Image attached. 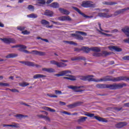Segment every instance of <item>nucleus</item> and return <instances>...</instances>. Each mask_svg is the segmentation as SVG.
Segmentation results:
<instances>
[{"instance_id": "obj_1", "label": "nucleus", "mask_w": 129, "mask_h": 129, "mask_svg": "<svg viewBox=\"0 0 129 129\" xmlns=\"http://www.w3.org/2000/svg\"><path fill=\"white\" fill-rule=\"evenodd\" d=\"M92 77H94V76H87V81H89V82H100L101 81H103V82H107V81H112V82H119V81H129V78L123 76L113 78L111 76H107L104 77L100 79H94Z\"/></svg>"}, {"instance_id": "obj_2", "label": "nucleus", "mask_w": 129, "mask_h": 129, "mask_svg": "<svg viewBox=\"0 0 129 129\" xmlns=\"http://www.w3.org/2000/svg\"><path fill=\"white\" fill-rule=\"evenodd\" d=\"M125 86H126V84L125 83H113V84H98L96 85V87L99 89H105L108 88V89H110V90L121 89V88L125 87Z\"/></svg>"}, {"instance_id": "obj_3", "label": "nucleus", "mask_w": 129, "mask_h": 129, "mask_svg": "<svg viewBox=\"0 0 129 129\" xmlns=\"http://www.w3.org/2000/svg\"><path fill=\"white\" fill-rule=\"evenodd\" d=\"M68 74H71V71L69 70H66L60 72L59 74H55L54 76H57V77H61V76H68V77H63V79L71 80V81H75V80H76L75 76Z\"/></svg>"}, {"instance_id": "obj_4", "label": "nucleus", "mask_w": 129, "mask_h": 129, "mask_svg": "<svg viewBox=\"0 0 129 129\" xmlns=\"http://www.w3.org/2000/svg\"><path fill=\"white\" fill-rule=\"evenodd\" d=\"M84 115H86V116H88L89 117H94V118H95V119H97V120H98V121H102V122H108V121L104 118L98 117L97 116H94L95 114L94 113H90L89 112H86V113L84 114Z\"/></svg>"}, {"instance_id": "obj_5", "label": "nucleus", "mask_w": 129, "mask_h": 129, "mask_svg": "<svg viewBox=\"0 0 129 129\" xmlns=\"http://www.w3.org/2000/svg\"><path fill=\"white\" fill-rule=\"evenodd\" d=\"M20 50V52H24L26 54H34L35 55H39V56H45L46 53L43 51H39L37 50H32L31 52L29 51V50Z\"/></svg>"}, {"instance_id": "obj_6", "label": "nucleus", "mask_w": 129, "mask_h": 129, "mask_svg": "<svg viewBox=\"0 0 129 129\" xmlns=\"http://www.w3.org/2000/svg\"><path fill=\"white\" fill-rule=\"evenodd\" d=\"M68 88L70 89H72L75 92H83L84 91V90H81L80 88H84V86H74L73 85H71L68 86Z\"/></svg>"}, {"instance_id": "obj_7", "label": "nucleus", "mask_w": 129, "mask_h": 129, "mask_svg": "<svg viewBox=\"0 0 129 129\" xmlns=\"http://www.w3.org/2000/svg\"><path fill=\"white\" fill-rule=\"evenodd\" d=\"M50 63L52 64V65H56V66L58 68H64V67H66V66H67V64L62 62H59L56 61V60H51Z\"/></svg>"}, {"instance_id": "obj_8", "label": "nucleus", "mask_w": 129, "mask_h": 129, "mask_svg": "<svg viewBox=\"0 0 129 129\" xmlns=\"http://www.w3.org/2000/svg\"><path fill=\"white\" fill-rule=\"evenodd\" d=\"M0 40L5 44H15L16 43V40L14 38H0Z\"/></svg>"}, {"instance_id": "obj_9", "label": "nucleus", "mask_w": 129, "mask_h": 129, "mask_svg": "<svg viewBox=\"0 0 129 129\" xmlns=\"http://www.w3.org/2000/svg\"><path fill=\"white\" fill-rule=\"evenodd\" d=\"M73 9H74V10H75V11H76V12H77L78 13H79L80 15L82 16V17H84V18H88V19H91V18H93V16H87V15H85V14L81 12V11H80V10H79V9H78L75 7H73Z\"/></svg>"}, {"instance_id": "obj_10", "label": "nucleus", "mask_w": 129, "mask_h": 129, "mask_svg": "<svg viewBox=\"0 0 129 129\" xmlns=\"http://www.w3.org/2000/svg\"><path fill=\"white\" fill-rule=\"evenodd\" d=\"M81 6L83 8H93L94 7L93 4H91V2L89 1L83 2Z\"/></svg>"}, {"instance_id": "obj_11", "label": "nucleus", "mask_w": 129, "mask_h": 129, "mask_svg": "<svg viewBox=\"0 0 129 129\" xmlns=\"http://www.w3.org/2000/svg\"><path fill=\"white\" fill-rule=\"evenodd\" d=\"M19 63L25 64L26 66H28L29 67H35V66L34 62L29 61H20Z\"/></svg>"}, {"instance_id": "obj_12", "label": "nucleus", "mask_w": 129, "mask_h": 129, "mask_svg": "<svg viewBox=\"0 0 129 129\" xmlns=\"http://www.w3.org/2000/svg\"><path fill=\"white\" fill-rule=\"evenodd\" d=\"M98 16L100 18H106V19H108L109 18H111V17H112V14L109 15L108 13H99Z\"/></svg>"}, {"instance_id": "obj_13", "label": "nucleus", "mask_w": 129, "mask_h": 129, "mask_svg": "<svg viewBox=\"0 0 129 129\" xmlns=\"http://www.w3.org/2000/svg\"><path fill=\"white\" fill-rule=\"evenodd\" d=\"M81 104H82V102H77L72 104L68 105L67 107L69 108H74L75 107H77V106L81 105Z\"/></svg>"}, {"instance_id": "obj_14", "label": "nucleus", "mask_w": 129, "mask_h": 129, "mask_svg": "<svg viewBox=\"0 0 129 129\" xmlns=\"http://www.w3.org/2000/svg\"><path fill=\"white\" fill-rule=\"evenodd\" d=\"M58 20H59V21H61V22H64L65 21H72V19H71V18H70V16H61V17H59L58 18Z\"/></svg>"}, {"instance_id": "obj_15", "label": "nucleus", "mask_w": 129, "mask_h": 129, "mask_svg": "<svg viewBox=\"0 0 129 129\" xmlns=\"http://www.w3.org/2000/svg\"><path fill=\"white\" fill-rule=\"evenodd\" d=\"M127 123L126 122H120L115 124L117 128H121L123 126H125Z\"/></svg>"}, {"instance_id": "obj_16", "label": "nucleus", "mask_w": 129, "mask_h": 129, "mask_svg": "<svg viewBox=\"0 0 129 129\" xmlns=\"http://www.w3.org/2000/svg\"><path fill=\"white\" fill-rule=\"evenodd\" d=\"M128 10L129 7L118 10L114 13V16H118V15H120V14H122V13L125 12V11H127Z\"/></svg>"}, {"instance_id": "obj_17", "label": "nucleus", "mask_w": 129, "mask_h": 129, "mask_svg": "<svg viewBox=\"0 0 129 129\" xmlns=\"http://www.w3.org/2000/svg\"><path fill=\"white\" fill-rule=\"evenodd\" d=\"M71 60L72 61H79L80 60H83L84 61H85L86 60V58H85V57L84 56H77L72 57L71 58Z\"/></svg>"}, {"instance_id": "obj_18", "label": "nucleus", "mask_w": 129, "mask_h": 129, "mask_svg": "<svg viewBox=\"0 0 129 129\" xmlns=\"http://www.w3.org/2000/svg\"><path fill=\"white\" fill-rule=\"evenodd\" d=\"M121 31L129 38V26H125L124 28H122Z\"/></svg>"}, {"instance_id": "obj_19", "label": "nucleus", "mask_w": 129, "mask_h": 129, "mask_svg": "<svg viewBox=\"0 0 129 129\" xmlns=\"http://www.w3.org/2000/svg\"><path fill=\"white\" fill-rule=\"evenodd\" d=\"M109 49H110L111 51L114 50L116 52H121V51H122V49L121 48H119L116 46H110L109 47Z\"/></svg>"}, {"instance_id": "obj_20", "label": "nucleus", "mask_w": 129, "mask_h": 129, "mask_svg": "<svg viewBox=\"0 0 129 129\" xmlns=\"http://www.w3.org/2000/svg\"><path fill=\"white\" fill-rule=\"evenodd\" d=\"M12 48H20L18 49L19 51H22V49H27V46L22 44H19L17 45H13Z\"/></svg>"}, {"instance_id": "obj_21", "label": "nucleus", "mask_w": 129, "mask_h": 129, "mask_svg": "<svg viewBox=\"0 0 129 129\" xmlns=\"http://www.w3.org/2000/svg\"><path fill=\"white\" fill-rule=\"evenodd\" d=\"M44 16H46L47 17H53V15H54V13L52 11H51L50 10H45L44 14Z\"/></svg>"}, {"instance_id": "obj_22", "label": "nucleus", "mask_w": 129, "mask_h": 129, "mask_svg": "<svg viewBox=\"0 0 129 129\" xmlns=\"http://www.w3.org/2000/svg\"><path fill=\"white\" fill-rule=\"evenodd\" d=\"M58 10L59 11L60 13L61 14H63V15H69L70 14V12L66 9H64L63 8H59Z\"/></svg>"}, {"instance_id": "obj_23", "label": "nucleus", "mask_w": 129, "mask_h": 129, "mask_svg": "<svg viewBox=\"0 0 129 129\" xmlns=\"http://www.w3.org/2000/svg\"><path fill=\"white\" fill-rule=\"evenodd\" d=\"M42 71H45V72H48V73H53L55 72V70L52 68H43Z\"/></svg>"}, {"instance_id": "obj_24", "label": "nucleus", "mask_w": 129, "mask_h": 129, "mask_svg": "<svg viewBox=\"0 0 129 129\" xmlns=\"http://www.w3.org/2000/svg\"><path fill=\"white\" fill-rule=\"evenodd\" d=\"M81 50L85 52V53H89V52L91 51V48L86 46H83L81 48Z\"/></svg>"}, {"instance_id": "obj_25", "label": "nucleus", "mask_w": 129, "mask_h": 129, "mask_svg": "<svg viewBox=\"0 0 129 129\" xmlns=\"http://www.w3.org/2000/svg\"><path fill=\"white\" fill-rule=\"evenodd\" d=\"M86 119H87V117L81 116L79 119L77 120V122L79 123H80L81 122H84V121H85Z\"/></svg>"}, {"instance_id": "obj_26", "label": "nucleus", "mask_w": 129, "mask_h": 129, "mask_svg": "<svg viewBox=\"0 0 129 129\" xmlns=\"http://www.w3.org/2000/svg\"><path fill=\"white\" fill-rule=\"evenodd\" d=\"M91 51H92L93 52H100V51H101V50L100 49V48L98 47H91Z\"/></svg>"}, {"instance_id": "obj_27", "label": "nucleus", "mask_w": 129, "mask_h": 129, "mask_svg": "<svg viewBox=\"0 0 129 129\" xmlns=\"http://www.w3.org/2000/svg\"><path fill=\"white\" fill-rule=\"evenodd\" d=\"M40 23L41 25H42L43 26H49V25H50V22H49L48 21H47V20L45 19L41 20V21H40Z\"/></svg>"}, {"instance_id": "obj_28", "label": "nucleus", "mask_w": 129, "mask_h": 129, "mask_svg": "<svg viewBox=\"0 0 129 129\" xmlns=\"http://www.w3.org/2000/svg\"><path fill=\"white\" fill-rule=\"evenodd\" d=\"M46 77L45 75H41V74H37L33 76L34 79H37V78H44Z\"/></svg>"}, {"instance_id": "obj_29", "label": "nucleus", "mask_w": 129, "mask_h": 129, "mask_svg": "<svg viewBox=\"0 0 129 129\" xmlns=\"http://www.w3.org/2000/svg\"><path fill=\"white\" fill-rule=\"evenodd\" d=\"M103 5H106L107 6H113L114 5H117L116 2H104Z\"/></svg>"}, {"instance_id": "obj_30", "label": "nucleus", "mask_w": 129, "mask_h": 129, "mask_svg": "<svg viewBox=\"0 0 129 129\" xmlns=\"http://www.w3.org/2000/svg\"><path fill=\"white\" fill-rule=\"evenodd\" d=\"M51 8H53L54 9H57L59 8V4L56 2L52 3L50 5Z\"/></svg>"}, {"instance_id": "obj_31", "label": "nucleus", "mask_w": 129, "mask_h": 129, "mask_svg": "<svg viewBox=\"0 0 129 129\" xmlns=\"http://www.w3.org/2000/svg\"><path fill=\"white\" fill-rule=\"evenodd\" d=\"M15 116L16 118H18V119H21V118H23V117H28V116L24 115L21 114H16V115H15Z\"/></svg>"}, {"instance_id": "obj_32", "label": "nucleus", "mask_w": 129, "mask_h": 129, "mask_svg": "<svg viewBox=\"0 0 129 129\" xmlns=\"http://www.w3.org/2000/svg\"><path fill=\"white\" fill-rule=\"evenodd\" d=\"M38 117H40V118H44L45 120H47L48 121H50V118L47 117V116L44 115L43 114L38 115Z\"/></svg>"}, {"instance_id": "obj_33", "label": "nucleus", "mask_w": 129, "mask_h": 129, "mask_svg": "<svg viewBox=\"0 0 129 129\" xmlns=\"http://www.w3.org/2000/svg\"><path fill=\"white\" fill-rule=\"evenodd\" d=\"M17 56H18V54L10 53V54L7 55L6 56V58H15V57H17Z\"/></svg>"}, {"instance_id": "obj_34", "label": "nucleus", "mask_w": 129, "mask_h": 129, "mask_svg": "<svg viewBox=\"0 0 129 129\" xmlns=\"http://www.w3.org/2000/svg\"><path fill=\"white\" fill-rule=\"evenodd\" d=\"M27 17H28V18H31L32 19H37V18H38V15H37V14L32 13L28 15Z\"/></svg>"}, {"instance_id": "obj_35", "label": "nucleus", "mask_w": 129, "mask_h": 129, "mask_svg": "<svg viewBox=\"0 0 129 129\" xmlns=\"http://www.w3.org/2000/svg\"><path fill=\"white\" fill-rule=\"evenodd\" d=\"M28 85H30V84L27 82H23L19 84V86H21V87H26V86H28Z\"/></svg>"}, {"instance_id": "obj_36", "label": "nucleus", "mask_w": 129, "mask_h": 129, "mask_svg": "<svg viewBox=\"0 0 129 129\" xmlns=\"http://www.w3.org/2000/svg\"><path fill=\"white\" fill-rule=\"evenodd\" d=\"M93 57H101L102 53L98 52H94L93 53Z\"/></svg>"}, {"instance_id": "obj_37", "label": "nucleus", "mask_w": 129, "mask_h": 129, "mask_svg": "<svg viewBox=\"0 0 129 129\" xmlns=\"http://www.w3.org/2000/svg\"><path fill=\"white\" fill-rule=\"evenodd\" d=\"M44 109H45V110H48V111H50L51 112H56V110H55L51 108L48 107H45Z\"/></svg>"}, {"instance_id": "obj_38", "label": "nucleus", "mask_w": 129, "mask_h": 129, "mask_svg": "<svg viewBox=\"0 0 129 129\" xmlns=\"http://www.w3.org/2000/svg\"><path fill=\"white\" fill-rule=\"evenodd\" d=\"M27 9L29 10V11H31L32 12H34L35 10V8L33 5H28Z\"/></svg>"}, {"instance_id": "obj_39", "label": "nucleus", "mask_w": 129, "mask_h": 129, "mask_svg": "<svg viewBox=\"0 0 129 129\" xmlns=\"http://www.w3.org/2000/svg\"><path fill=\"white\" fill-rule=\"evenodd\" d=\"M98 26H99L100 31H102V32H105V33H109L110 31L108 30H102V29L101 28V24H100V23H98Z\"/></svg>"}, {"instance_id": "obj_40", "label": "nucleus", "mask_w": 129, "mask_h": 129, "mask_svg": "<svg viewBox=\"0 0 129 129\" xmlns=\"http://www.w3.org/2000/svg\"><path fill=\"white\" fill-rule=\"evenodd\" d=\"M14 124H9V126H11V127H16L18 128V127H19V124L13 123Z\"/></svg>"}, {"instance_id": "obj_41", "label": "nucleus", "mask_w": 129, "mask_h": 129, "mask_svg": "<svg viewBox=\"0 0 129 129\" xmlns=\"http://www.w3.org/2000/svg\"><path fill=\"white\" fill-rule=\"evenodd\" d=\"M0 86H5L6 87H9V86H10V84L7 83H0Z\"/></svg>"}, {"instance_id": "obj_42", "label": "nucleus", "mask_w": 129, "mask_h": 129, "mask_svg": "<svg viewBox=\"0 0 129 129\" xmlns=\"http://www.w3.org/2000/svg\"><path fill=\"white\" fill-rule=\"evenodd\" d=\"M63 42L64 43H67V44H70V45H76V43L73 41H64Z\"/></svg>"}, {"instance_id": "obj_43", "label": "nucleus", "mask_w": 129, "mask_h": 129, "mask_svg": "<svg viewBox=\"0 0 129 129\" xmlns=\"http://www.w3.org/2000/svg\"><path fill=\"white\" fill-rule=\"evenodd\" d=\"M98 32H99V33H101V34H102V35H104L105 36H107V37H110L111 36H112V35H111V34H108L107 33L102 32L100 30H98Z\"/></svg>"}, {"instance_id": "obj_44", "label": "nucleus", "mask_w": 129, "mask_h": 129, "mask_svg": "<svg viewBox=\"0 0 129 129\" xmlns=\"http://www.w3.org/2000/svg\"><path fill=\"white\" fill-rule=\"evenodd\" d=\"M47 96H48L49 97L55 98H57V97H58V96L56 95H53L52 94H47Z\"/></svg>"}, {"instance_id": "obj_45", "label": "nucleus", "mask_w": 129, "mask_h": 129, "mask_svg": "<svg viewBox=\"0 0 129 129\" xmlns=\"http://www.w3.org/2000/svg\"><path fill=\"white\" fill-rule=\"evenodd\" d=\"M38 4L39 5H45L46 1L45 0H38Z\"/></svg>"}, {"instance_id": "obj_46", "label": "nucleus", "mask_w": 129, "mask_h": 129, "mask_svg": "<svg viewBox=\"0 0 129 129\" xmlns=\"http://www.w3.org/2000/svg\"><path fill=\"white\" fill-rule=\"evenodd\" d=\"M77 33H78V34H80L81 35H83V36H87V33L83 31H77Z\"/></svg>"}, {"instance_id": "obj_47", "label": "nucleus", "mask_w": 129, "mask_h": 129, "mask_svg": "<svg viewBox=\"0 0 129 129\" xmlns=\"http://www.w3.org/2000/svg\"><path fill=\"white\" fill-rule=\"evenodd\" d=\"M26 29V27L24 26H19L17 27V30H19V31H24Z\"/></svg>"}, {"instance_id": "obj_48", "label": "nucleus", "mask_w": 129, "mask_h": 129, "mask_svg": "<svg viewBox=\"0 0 129 129\" xmlns=\"http://www.w3.org/2000/svg\"><path fill=\"white\" fill-rule=\"evenodd\" d=\"M8 90H10V91H12V92H17L19 93L20 92V91H19L18 90L16 89H7Z\"/></svg>"}, {"instance_id": "obj_49", "label": "nucleus", "mask_w": 129, "mask_h": 129, "mask_svg": "<svg viewBox=\"0 0 129 129\" xmlns=\"http://www.w3.org/2000/svg\"><path fill=\"white\" fill-rule=\"evenodd\" d=\"M54 93H55V94L56 95H58V94L60 95V94H62V92L61 91H59V90H55L54 91Z\"/></svg>"}, {"instance_id": "obj_50", "label": "nucleus", "mask_w": 129, "mask_h": 129, "mask_svg": "<svg viewBox=\"0 0 129 129\" xmlns=\"http://www.w3.org/2000/svg\"><path fill=\"white\" fill-rule=\"evenodd\" d=\"M102 54H103V55H105V56H108V55H110V53L106 51H103Z\"/></svg>"}, {"instance_id": "obj_51", "label": "nucleus", "mask_w": 129, "mask_h": 129, "mask_svg": "<svg viewBox=\"0 0 129 129\" xmlns=\"http://www.w3.org/2000/svg\"><path fill=\"white\" fill-rule=\"evenodd\" d=\"M80 79L81 80H83L84 81H87V76L81 77Z\"/></svg>"}, {"instance_id": "obj_52", "label": "nucleus", "mask_w": 129, "mask_h": 129, "mask_svg": "<svg viewBox=\"0 0 129 129\" xmlns=\"http://www.w3.org/2000/svg\"><path fill=\"white\" fill-rule=\"evenodd\" d=\"M50 22H51V23H53V24H55V25H57L58 26L61 25V23H60V22H55L54 21H52V20H51Z\"/></svg>"}, {"instance_id": "obj_53", "label": "nucleus", "mask_w": 129, "mask_h": 129, "mask_svg": "<svg viewBox=\"0 0 129 129\" xmlns=\"http://www.w3.org/2000/svg\"><path fill=\"white\" fill-rule=\"evenodd\" d=\"M22 33L23 34V35H28L30 34V32H28L27 30H25L22 31Z\"/></svg>"}, {"instance_id": "obj_54", "label": "nucleus", "mask_w": 129, "mask_h": 129, "mask_svg": "<svg viewBox=\"0 0 129 129\" xmlns=\"http://www.w3.org/2000/svg\"><path fill=\"white\" fill-rule=\"evenodd\" d=\"M77 39H78V40H83V37L81 35H77Z\"/></svg>"}, {"instance_id": "obj_55", "label": "nucleus", "mask_w": 129, "mask_h": 129, "mask_svg": "<svg viewBox=\"0 0 129 129\" xmlns=\"http://www.w3.org/2000/svg\"><path fill=\"white\" fill-rule=\"evenodd\" d=\"M62 113H64V114H67L68 115H72V114H71L70 112H68L67 111H63L62 112Z\"/></svg>"}, {"instance_id": "obj_56", "label": "nucleus", "mask_w": 129, "mask_h": 129, "mask_svg": "<svg viewBox=\"0 0 129 129\" xmlns=\"http://www.w3.org/2000/svg\"><path fill=\"white\" fill-rule=\"evenodd\" d=\"M123 60H129V55L128 56H127V55L124 56L123 57Z\"/></svg>"}, {"instance_id": "obj_57", "label": "nucleus", "mask_w": 129, "mask_h": 129, "mask_svg": "<svg viewBox=\"0 0 129 129\" xmlns=\"http://www.w3.org/2000/svg\"><path fill=\"white\" fill-rule=\"evenodd\" d=\"M54 0H47L46 2L47 5H50L52 2H53Z\"/></svg>"}, {"instance_id": "obj_58", "label": "nucleus", "mask_w": 129, "mask_h": 129, "mask_svg": "<svg viewBox=\"0 0 129 129\" xmlns=\"http://www.w3.org/2000/svg\"><path fill=\"white\" fill-rule=\"evenodd\" d=\"M59 104H60V105H66V103L64 102L60 101Z\"/></svg>"}, {"instance_id": "obj_59", "label": "nucleus", "mask_w": 129, "mask_h": 129, "mask_svg": "<svg viewBox=\"0 0 129 129\" xmlns=\"http://www.w3.org/2000/svg\"><path fill=\"white\" fill-rule=\"evenodd\" d=\"M111 32L112 33H117V32H118V30H117V29H114V30H112Z\"/></svg>"}, {"instance_id": "obj_60", "label": "nucleus", "mask_w": 129, "mask_h": 129, "mask_svg": "<svg viewBox=\"0 0 129 129\" xmlns=\"http://www.w3.org/2000/svg\"><path fill=\"white\" fill-rule=\"evenodd\" d=\"M124 106H125V107H129V102L124 103Z\"/></svg>"}, {"instance_id": "obj_61", "label": "nucleus", "mask_w": 129, "mask_h": 129, "mask_svg": "<svg viewBox=\"0 0 129 129\" xmlns=\"http://www.w3.org/2000/svg\"><path fill=\"white\" fill-rule=\"evenodd\" d=\"M75 51H77L78 52H80L81 51H82L81 49H79L78 48H75Z\"/></svg>"}, {"instance_id": "obj_62", "label": "nucleus", "mask_w": 129, "mask_h": 129, "mask_svg": "<svg viewBox=\"0 0 129 129\" xmlns=\"http://www.w3.org/2000/svg\"><path fill=\"white\" fill-rule=\"evenodd\" d=\"M115 109H116V110H117V111H120V110H121V109H122V107L116 108Z\"/></svg>"}, {"instance_id": "obj_63", "label": "nucleus", "mask_w": 129, "mask_h": 129, "mask_svg": "<svg viewBox=\"0 0 129 129\" xmlns=\"http://www.w3.org/2000/svg\"><path fill=\"white\" fill-rule=\"evenodd\" d=\"M114 64V61H109V65H113Z\"/></svg>"}, {"instance_id": "obj_64", "label": "nucleus", "mask_w": 129, "mask_h": 129, "mask_svg": "<svg viewBox=\"0 0 129 129\" xmlns=\"http://www.w3.org/2000/svg\"><path fill=\"white\" fill-rule=\"evenodd\" d=\"M124 42H125V43H128V44H129V38H127L126 39H124Z\"/></svg>"}]
</instances>
